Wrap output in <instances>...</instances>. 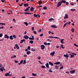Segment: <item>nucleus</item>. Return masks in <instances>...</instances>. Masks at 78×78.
I'll return each instance as SVG.
<instances>
[{"instance_id": "nucleus-1", "label": "nucleus", "mask_w": 78, "mask_h": 78, "mask_svg": "<svg viewBox=\"0 0 78 78\" xmlns=\"http://www.w3.org/2000/svg\"><path fill=\"white\" fill-rule=\"evenodd\" d=\"M62 4V2H59L57 3V7H59Z\"/></svg>"}, {"instance_id": "nucleus-2", "label": "nucleus", "mask_w": 78, "mask_h": 78, "mask_svg": "<svg viewBox=\"0 0 78 78\" xmlns=\"http://www.w3.org/2000/svg\"><path fill=\"white\" fill-rule=\"evenodd\" d=\"M49 38H55V39H60L58 37H53V36H49L48 37Z\"/></svg>"}, {"instance_id": "nucleus-3", "label": "nucleus", "mask_w": 78, "mask_h": 78, "mask_svg": "<svg viewBox=\"0 0 78 78\" xmlns=\"http://www.w3.org/2000/svg\"><path fill=\"white\" fill-rule=\"evenodd\" d=\"M32 37H29V39H30V40H34V36H32Z\"/></svg>"}, {"instance_id": "nucleus-4", "label": "nucleus", "mask_w": 78, "mask_h": 78, "mask_svg": "<svg viewBox=\"0 0 78 78\" xmlns=\"http://www.w3.org/2000/svg\"><path fill=\"white\" fill-rule=\"evenodd\" d=\"M41 49H42V50H44V49L45 48V45H42L41 46Z\"/></svg>"}, {"instance_id": "nucleus-5", "label": "nucleus", "mask_w": 78, "mask_h": 78, "mask_svg": "<svg viewBox=\"0 0 78 78\" xmlns=\"http://www.w3.org/2000/svg\"><path fill=\"white\" fill-rule=\"evenodd\" d=\"M24 38L25 39H28L29 38V37L27 35H24Z\"/></svg>"}, {"instance_id": "nucleus-6", "label": "nucleus", "mask_w": 78, "mask_h": 78, "mask_svg": "<svg viewBox=\"0 0 78 78\" xmlns=\"http://www.w3.org/2000/svg\"><path fill=\"white\" fill-rule=\"evenodd\" d=\"M55 54V51H53L52 52H51L50 55L52 56H53V55Z\"/></svg>"}, {"instance_id": "nucleus-7", "label": "nucleus", "mask_w": 78, "mask_h": 78, "mask_svg": "<svg viewBox=\"0 0 78 78\" xmlns=\"http://www.w3.org/2000/svg\"><path fill=\"white\" fill-rule=\"evenodd\" d=\"M76 70V69H74L73 70H71L70 72V73H71L73 74L74 73H75V71Z\"/></svg>"}, {"instance_id": "nucleus-8", "label": "nucleus", "mask_w": 78, "mask_h": 78, "mask_svg": "<svg viewBox=\"0 0 78 78\" xmlns=\"http://www.w3.org/2000/svg\"><path fill=\"white\" fill-rule=\"evenodd\" d=\"M4 37L5 38H6L7 39H9V37L6 34L5 35Z\"/></svg>"}, {"instance_id": "nucleus-9", "label": "nucleus", "mask_w": 78, "mask_h": 78, "mask_svg": "<svg viewBox=\"0 0 78 78\" xmlns=\"http://www.w3.org/2000/svg\"><path fill=\"white\" fill-rule=\"evenodd\" d=\"M45 65L46 67L48 68V69H49V64H48V63H46V64H45Z\"/></svg>"}, {"instance_id": "nucleus-10", "label": "nucleus", "mask_w": 78, "mask_h": 78, "mask_svg": "<svg viewBox=\"0 0 78 78\" xmlns=\"http://www.w3.org/2000/svg\"><path fill=\"white\" fill-rule=\"evenodd\" d=\"M64 57H66V59H68L67 58H69V56H68V54H66V55L65 54L64 55Z\"/></svg>"}, {"instance_id": "nucleus-11", "label": "nucleus", "mask_w": 78, "mask_h": 78, "mask_svg": "<svg viewBox=\"0 0 78 78\" xmlns=\"http://www.w3.org/2000/svg\"><path fill=\"white\" fill-rule=\"evenodd\" d=\"M24 13L25 14H31L30 13L28 12H24V13H23V12L21 13V14H24Z\"/></svg>"}, {"instance_id": "nucleus-12", "label": "nucleus", "mask_w": 78, "mask_h": 78, "mask_svg": "<svg viewBox=\"0 0 78 78\" xmlns=\"http://www.w3.org/2000/svg\"><path fill=\"white\" fill-rule=\"evenodd\" d=\"M24 6L25 7H27V6H29V4L28 3L25 4H24Z\"/></svg>"}, {"instance_id": "nucleus-13", "label": "nucleus", "mask_w": 78, "mask_h": 78, "mask_svg": "<svg viewBox=\"0 0 78 78\" xmlns=\"http://www.w3.org/2000/svg\"><path fill=\"white\" fill-rule=\"evenodd\" d=\"M49 64L50 66H53V64L51 62H49Z\"/></svg>"}, {"instance_id": "nucleus-14", "label": "nucleus", "mask_w": 78, "mask_h": 78, "mask_svg": "<svg viewBox=\"0 0 78 78\" xmlns=\"http://www.w3.org/2000/svg\"><path fill=\"white\" fill-rule=\"evenodd\" d=\"M10 74L8 73H6L5 74V76H10Z\"/></svg>"}, {"instance_id": "nucleus-15", "label": "nucleus", "mask_w": 78, "mask_h": 78, "mask_svg": "<svg viewBox=\"0 0 78 78\" xmlns=\"http://www.w3.org/2000/svg\"><path fill=\"white\" fill-rule=\"evenodd\" d=\"M51 27L52 28H57V27L56 26V25H52V26L51 25Z\"/></svg>"}, {"instance_id": "nucleus-16", "label": "nucleus", "mask_w": 78, "mask_h": 78, "mask_svg": "<svg viewBox=\"0 0 78 78\" xmlns=\"http://www.w3.org/2000/svg\"><path fill=\"white\" fill-rule=\"evenodd\" d=\"M58 67H59V66L58 65H56L55 66V68L56 69V70H57Z\"/></svg>"}, {"instance_id": "nucleus-17", "label": "nucleus", "mask_w": 78, "mask_h": 78, "mask_svg": "<svg viewBox=\"0 0 78 78\" xmlns=\"http://www.w3.org/2000/svg\"><path fill=\"white\" fill-rule=\"evenodd\" d=\"M64 39H62L61 40V41H60V42L61 43V44H64Z\"/></svg>"}, {"instance_id": "nucleus-18", "label": "nucleus", "mask_w": 78, "mask_h": 78, "mask_svg": "<svg viewBox=\"0 0 78 78\" xmlns=\"http://www.w3.org/2000/svg\"><path fill=\"white\" fill-rule=\"evenodd\" d=\"M34 7H31V8H30V11H33V10H34Z\"/></svg>"}, {"instance_id": "nucleus-19", "label": "nucleus", "mask_w": 78, "mask_h": 78, "mask_svg": "<svg viewBox=\"0 0 78 78\" xmlns=\"http://www.w3.org/2000/svg\"><path fill=\"white\" fill-rule=\"evenodd\" d=\"M9 39L10 40H13V38L12 37V36L11 35L9 37Z\"/></svg>"}, {"instance_id": "nucleus-20", "label": "nucleus", "mask_w": 78, "mask_h": 78, "mask_svg": "<svg viewBox=\"0 0 78 78\" xmlns=\"http://www.w3.org/2000/svg\"><path fill=\"white\" fill-rule=\"evenodd\" d=\"M52 20L54 21V20H55V19H53L52 18H51L49 19V21H51Z\"/></svg>"}, {"instance_id": "nucleus-21", "label": "nucleus", "mask_w": 78, "mask_h": 78, "mask_svg": "<svg viewBox=\"0 0 78 78\" xmlns=\"http://www.w3.org/2000/svg\"><path fill=\"white\" fill-rule=\"evenodd\" d=\"M30 53H31V51H27V55H30Z\"/></svg>"}, {"instance_id": "nucleus-22", "label": "nucleus", "mask_w": 78, "mask_h": 78, "mask_svg": "<svg viewBox=\"0 0 78 78\" xmlns=\"http://www.w3.org/2000/svg\"><path fill=\"white\" fill-rule=\"evenodd\" d=\"M60 64V62H59L54 63V64L58 65V64Z\"/></svg>"}, {"instance_id": "nucleus-23", "label": "nucleus", "mask_w": 78, "mask_h": 78, "mask_svg": "<svg viewBox=\"0 0 78 78\" xmlns=\"http://www.w3.org/2000/svg\"><path fill=\"white\" fill-rule=\"evenodd\" d=\"M42 1L41 0H40L38 2V4L39 5H40V4H41L42 3Z\"/></svg>"}, {"instance_id": "nucleus-24", "label": "nucleus", "mask_w": 78, "mask_h": 78, "mask_svg": "<svg viewBox=\"0 0 78 78\" xmlns=\"http://www.w3.org/2000/svg\"><path fill=\"white\" fill-rule=\"evenodd\" d=\"M29 43H30V44H33V41L32 40H30L29 41Z\"/></svg>"}, {"instance_id": "nucleus-25", "label": "nucleus", "mask_w": 78, "mask_h": 78, "mask_svg": "<svg viewBox=\"0 0 78 78\" xmlns=\"http://www.w3.org/2000/svg\"><path fill=\"white\" fill-rule=\"evenodd\" d=\"M24 23L26 25V26H28V23L25 22Z\"/></svg>"}, {"instance_id": "nucleus-26", "label": "nucleus", "mask_w": 78, "mask_h": 78, "mask_svg": "<svg viewBox=\"0 0 78 78\" xmlns=\"http://www.w3.org/2000/svg\"><path fill=\"white\" fill-rule=\"evenodd\" d=\"M26 64V60H24L23 61V64Z\"/></svg>"}, {"instance_id": "nucleus-27", "label": "nucleus", "mask_w": 78, "mask_h": 78, "mask_svg": "<svg viewBox=\"0 0 78 78\" xmlns=\"http://www.w3.org/2000/svg\"><path fill=\"white\" fill-rule=\"evenodd\" d=\"M65 17L66 18V19H67L69 17V16H68V15L67 14H66L65 15Z\"/></svg>"}, {"instance_id": "nucleus-28", "label": "nucleus", "mask_w": 78, "mask_h": 78, "mask_svg": "<svg viewBox=\"0 0 78 78\" xmlns=\"http://www.w3.org/2000/svg\"><path fill=\"white\" fill-rule=\"evenodd\" d=\"M31 51H36V49H34L33 48H31Z\"/></svg>"}, {"instance_id": "nucleus-29", "label": "nucleus", "mask_w": 78, "mask_h": 78, "mask_svg": "<svg viewBox=\"0 0 78 78\" xmlns=\"http://www.w3.org/2000/svg\"><path fill=\"white\" fill-rule=\"evenodd\" d=\"M61 2H62V3H65L66 2V1H63L62 0H61Z\"/></svg>"}, {"instance_id": "nucleus-30", "label": "nucleus", "mask_w": 78, "mask_h": 78, "mask_svg": "<svg viewBox=\"0 0 78 78\" xmlns=\"http://www.w3.org/2000/svg\"><path fill=\"white\" fill-rule=\"evenodd\" d=\"M32 74L33 76H37V74H34V73H32Z\"/></svg>"}, {"instance_id": "nucleus-31", "label": "nucleus", "mask_w": 78, "mask_h": 78, "mask_svg": "<svg viewBox=\"0 0 78 78\" xmlns=\"http://www.w3.org/2000/svg\"><path fill=\"white\" fill-rule=\"evenodd\" d=\"M41 68H42V69H45V68H46V67H45V66L43 65L41 66Z\"/></svg>"}, {"instance_id": "nucleus-32", "label": "nucleus", "mask_w": 78, "mask_h": 78, "mask_svg": "<svg viewBox=\"0 0 78 78\" xmlns=\"http://www.w3.org/2000/svg\"><path fill=\"white\" fill-rule=\"evenodd\" d=\"M43 9L44 10H45V9H47V7L45 6L43 7Z\"/></svg>"}, {"instance_id": "nucleus-33", "label": "nucleus", "mask_w": 78, "mask_h": 78, "mask_svg": "<svg viewBox=\"0 0 78 78\" xmlns=\"http://www.w3.org/2000/svg\"><path fill=\"white\" fill-rule=\"evenodd\" d=\"M70 10L71 11H76V9H71Z\"/></svg>"}, {"instance_id": "nucleus-34", "label": "nucleus", "mask_w": 78, "mask_h": 78, "mask_svg": "<svg viewBox=\"0 0 78 78\" xmlns=\"http://www.w3.org/2000/svg\"><path fill=\"white\" fill-rule=\"evenodd\" d=\"M34 17H36V18H37V15L36 14H34Z\"/></svg>"}, {"instance_id": "nucleus-35", "label": "nucleus", "mask_w": 78, "mask_h": 78, "mask_svg": "<svg viewBox=\"0 0 78 78\" xmlns=\"http://www.w3.org/2000/svg\"><path fill=\"white\" fill-rule=\"evenodd\" d=\"M12 37H14V38H17V37H16V35H15V34L13 35Z\"/></svg>"}, {"instance_id": "nucleus-36", "label": "nucleus", "mask_w": 78, "mask_h": 78, "mask_svg": "<svg viewBox=\"0 0 78 78\" xmlns=\"http://www.w3.org/2000/svg\"><path fill=\"white\" fill-rule=\"evenodd\" d=\"M0 67L1 68H2V69L4 68L2 64H0Z\"/></svg>"}, {"instance_id": "nucleus-37", "label": "nucleus", "mask_w": 78, "mask_h": 78, "mask_svg": "<svg viewBox=\"0 0 78 78\" xmlns=\"http://www.w3.org/2000/svg\"><path fill=\"white\" fill-rule=\"evenodd\" d=\"M74 31H75V29H74L73 28H72V29L71 30L72 32H73H73H74Z\"/></svg>"}, {"instance_id": "nucleus-38", "label": "nucleus", "mask_w": 78, "mask_h": 78, "mask_svg": "<svg viewBox=\"0 0 78 78\" xmlns=\"http://www.w3.org/2000/svg\"><path fill=\"white\" fill-rule=\"evenodd\" d=\"M67 23H65L64 24V26H63V28H64V27H66V25H67Z\"/></svg>"}, {"instance_id": "nucleus-39", "label": "nucleus", "mask_w": 78, "mask_h": 78, "mask_svg": "<svg viewBox=\"0 0 78 78\" xmlns=\"http://www.w3.org/2000/svg\"><path fill=\"white\" fill-rule=\"evenodd\" d=\"M63 44H61V48H64V47H63Z\"/></svg>"}, {"instance_id": "nucleus-40", "label": "nucleus", "mask_w": 78, "mask_h": 78, "mask_svg": "<svg viewBox=\"0 0 78 78\" xmlns=\"http://www.w3.org/2000/svg\"><path fill=\"white\" fill-rule=\"evenodd\" d=\"M28 10H29V9L27 8L26 9L24 10V11H27Z\"/></svg>"}, {"instance_id": "nucleus-41", "label": "nucleus", "mask_w": 78, "mask_h": 78, "mask_svg": "<svg viewBox=\"0 0 78 78\" xmlns=\"http://www.w3.org/2000/svg\"><path fill=\"white\" fill-rule=\"evenodd\" d=\"M49 72L51 73V72H53V71L51 70V69L49 70Z\"/></svg>"}, {"instance_id": "nucleus-42", "label": "nucleus", "mask_w": 78, "mask_h": 78, "mask_svg": "<svg viewBox=\"0 0 78 78\" xmlns=\"http://www.w3.org/2000/svg\"><path fill=\"white\" fill-rule=\"evenodd\" d=\"M3 36V34L1 33L0 34V37H2Z\"/></svg>"}, {"instance_id": "nucleus-43", "label": "nucleus", "mask_w": 78, "mask_h": 78, "mask_svg": "<svg viewBox=\"0 0 78 78\" xmlns=\"http://www.w3.org/2000/svg\"><path fill=\"white\" fill-rule=\"evenodd\" d=\"M23 62V60H22L20 62V64H22V63Z\"/></svg>"}, {"instance_id": "nucleus-44", "label": "nucleus", "mask_w": 78, "mask_h": 78, "mask_svg": "<svg viewBox=\"0 0 78 78\" xmlns=\"http://www.w3.org/2000/svg\"><path fill=\"white\" fill-rule=\"evenodd\" d=\"M27 48H28V50H30L31 49V48H30V46H28Z\"/></svg>"}, {"instance_id": "nucleus-45", "label": "nucleus", "mask_w": 78, "mask_h": 78, "mask_svg": "<svg viewBox=\"0 0 78 78\" xmlns=\"http://www.w3.org/2000/svg\"><path fill=\"white\" fill-rule=\"evenodd\" d=\"M33 33H34L35 34H37V32H36L35 31H33Z\"/></svg>"}, {"instance_id": "nucleus-46", "label": "nucleus", "mask_w": 78, "mask_h": 78, "mask_svg": "<svg viewBox=\"0 0 78 78\" xmlns=\"http://www.w3.org/2000/svg\"><path fill=\"white\" fill-rule=\"evenodd\" d=\"M0 70L2 72H3V70L2 68H0Z\"/></svg>"}, {"instance_id": "nucleus-47", "label": "nucleus", "mask_w": 78, "mask_h": 78, "mask_svg": "<svg viewBox=\"0 0 78 78\" xmlns=\"http://www.w3.org/2000/svg\"><path fill=\"white\" fill-rule=\"evenodd\" d=\"M14 62H15V63H18V61H16V60H14Z\"/></svg>"}, {"instance_id": "nucleus-48", "label": "nucleus", "mask_w": 78, "mask_h": 78, "mask_svg": "<svg viewBox=\"0 0 78 78\" xmlns=\"http://www.w3.org/2000/svg\"><path fill=\"white\" fill-rule=\"evenodd\" d=\"M13 21L14 22H16V20L15 19H13Z\"/></svg>"}, {"instance_id": "nucleus-49", "label": "nucleus", "mask_w": 78, "mask_h": 78, "mask_svg": "<svg viewBox=\"0 0 78 78\" xmlns=\"http://www.w3.org/2000/svg\"><path fill=\"white\" fill-rule=\"evenodd\" d=\"M1 25H5V23H1Z\"/></svg>"}, {"instance_id": "nucleus-50", "label": "nucleus", "mask_w": 78, "mask_h": 78, "mask_svg": "<svg viewBox=\"0 0 78 78\" xmlns=\"http://www.w3.org/2000/svg\"><path fill=\"white\" fill-rule=\"evenodd\" d=\"M73 56H74V55H71L70 56V58H73Z\"/></svg>"}, {"instance_id": "nucleus-51", "label": "nucleus", "mask_w": 78, "mask_h": 78, "mask_svg": "<svg viewBox=\"0 0 78 78\" xmlns=\"http://www.w3.org/2000/svg\"><path fill=\"white\" fill-rule=\"evenodd\" d=\"M74 45H75V46H76V47H78V45L75 44H74Z\"/></svg>"}, {"instance_id": "nucleus-52", "label": "nucleus", "mask_w": 78, "mask_h": 78, "mask_svg": "<svg viewBox=\"0 0 78 78\" xmlns=\"http://www.w3.org/2000/svg\"><path fill=\"white\" fill-rule=\"evenodd\" d=\"M23 41H22V40H21V41H20V43H21V44H22V43H23Z\"/></svg>"}, {"instance_id": "nucleus-53", "label": "nucleus", "mask_w": 78, "mask_h": 78, "mask_svg": "<svg viewBox=\"0 0 78 78\" xmlns=\"http://www.w3.org/2000/svg\"><path fill=\"white\" fill-rule=\"evenodd\" d=\"M34 27H32V31L34 30Z\"/></svg>"}, {"instance_id": "nucleus-54", "label": "nucleus", "mask_w": 78, "mask_h": 78, "mask_svg": "<svg viewBox=\"0 0 78 78\" xmlns=\"http://www.w3.org/2000/svg\"><path fill=\"white\" fill-rule=\"evenodd\" d=\"M41 31H42V30H41V29H40L38 31H39V32H41Z\"/></svg>"}, {"instance_id": "nucleus-55", "label": "nucleus", "mask_w": 78, "mask_h": 78, "mask_svg": "<svg viewBox=\"0 0 78 78\" xmlns=\"http://www.w3.org/2000/svg\"><path fill=\"white\" fill-rule=\"evenodd\" d=\"M44 45H47V43H46V42H44Z\"/></svg>"}, {"instance_id": "nucleus-56", "label": "nucleus", "mask_w": 78, "mask_h": 78, "mask_svg": "<svg viewBox=\"0 0 78 78\" xmlns=\"http://www.w3.org/2000/svg\"><path fill=\"white\" fill-rule=\"evenodd\" d=\"M63 69V66H62V67H61L60 68V70L61 69Z\"/></svg>"}, {"instance_id": "nucleus-57", "label": "nucleus", "mask_w": 78, "mask_h": 78, "mask_svg": "<svg viewBox=\"0 0 78 78\" xmlns=\"http://www.w3.org/2000/svg\"><path fill=\"white\" fill-rule=\"evenodd\" d=\"M37 58H38V59H41V57L39 56L38 57H37Z\"/></svg>"}, {"instance_id": "nucleus-58", "label": "nucleus", "mask_w": 78, "mask_h": 78, "mask_svg": "<svg viewBox=\"0 0 78 78\" xmlns=\"http://www.w3.org/2000/svg\"><path fill=\"white\" fill-rule=\"evenodd\" d=\"M40 36L41 37L43 36V34H41Z\"/></svg>"}, {"instance_id": "nucleus-59", "label": "nucleus", "mask_w": 78, "mask_h": 78, "mask_svg": "<svg viewBox=\"0 0 78 78\" xmlns=\"http://www.w3.org/2000/svg\"><path fill=\"white\" fill-rule=\"evenodd\" d=\"M15 46H16V48H17V47H18V45L17 44H15Z\"/></svg>"}, {"instance_id": "nucleus-60", "label": "nucleus", "mask_w": 78, "mask_h": 78, "mask_svg": "<svg viewBox=\"0 0 78 78\" xmlns=\"http://www.w3.org/2000/svg\"><path fill=\"white\" fill-rule=\"evenodd\" d=\"M47 41H49V42H51V40H50V39H48Z\"/></svg>"}, {"instance_id": "nucleus-61", "label": "nucleus", "mask_w": 78, "mask_h": 78, "mask_svg": "<svg viewBox=\"0 0 78 78\" xmlns=\"http://www.w3.org/2000/svg\"><path fill=\"white\" fill-rule=\"evenodd\" d=\"M70 5H74V3H71Z\"/></svg>"}, {"instance_id": "nucleus-62", "label": "nucleus", "mask_w": 78, "mask_h": 78, "mask_svg": "<svg viewBox=\"0 0 78 78\" xmlns=\"http://www.w3.org/2000/svg\"><path fill=\"white\" fill-rule=\"evenodd\" d=\"M66 5H69V2H66Z\"/></svg>"}, {"instance_id": "nucleus-63", "label": "nucleus", "mask_w": 78, "mask_h": 78, "mask_svg": "<svg viewBox=\"0 0 78 78\" xmlns=\"http://www.w3.org/2000/svg\"><path fill=\"white\" fill-rule=\"evenodd\" d=\"M56 48H59V46L56 45Z\"/></svg>"}, {"instance_id": "nucleus-64", "label": "nucleus", "mask_w": 78, "mask_h": 78, "mask_svg": "<svg viewBox=\"0 0 78 78\" xmlns=\"http://www.w3.org/2000/svg\"><path fill=\"white\" fill-rule=\"evenodd\" d=\"M48 33L49 34H50L51 33V31H49L48 32Z\"/></svg>"}]
</instances>
